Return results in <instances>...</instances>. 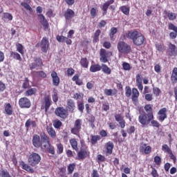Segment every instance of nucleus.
<instances>
[{"label":"nucleus","instance_id":"1","mask_svg":"<svg viewBox=\"0 0 177 177\" xmlns=\"http://www.w3.org/2000/svg\"><path fill=\"white\" fill-rule=\"evenodd\" d=\"M127 38L131 39L136 46H140V45H143V42H145V36L139 33L138 30L129 31L127 35Z\"/></svg>","mask_w":177,"mask_h":177},{"label":"nucleus","instance_id":"2","mask_svg":"<svg viewBox=\"0 0 177 177\" xmlns=\"http://www.w3.org/2000/svg\"><path fill=\"white\" fill-rule=\"evenodd\" d=\"M153 118H154L153 113H149L146 115V113L144 112L140 113L138 120L142 125H149Z\"/></svg>","mask_w":177,"mask_h":177},{"label":"nucleus","instance_id":"3","mask_svg":"<svg viewBox=\"0 0 177 177\" xmlns=\"http://www.w3.org/2000/svg\"><path fill=\"white\" fill-rule=\"evenodd\" d=\"M28 161L29 163V165H31L32 167H35V165H38L39 162H41V156L37 153H32L28 158Z\"/></svg>","mask_w":177,"mask_h":177},{"label":"nucleus","instance_id":"4","mask_svg":"<svg viewBox=\"0 0 177 177\" xmlns=\"http://www.w3.org/2000/svg\"><path fill=\"white\" fill-rule=\"evenodd\" d=\"M118 50L120 53H124L125 55H128L131 52V46L128 44L125 43L124 41H120L118 43Z\"/></svg>","mask_w":177,"mask_h":177},{"label":"nucleus","instance_id":"5","mask_svg":"<svg viewBox=\"0 0 177 177\" xmlns=\"http://www.w3.org/2000/svg\"><path fill=\"white\" fill-rule=\"evenodd\" d=\"M19 105L21 109H30L31 107V101H30V99L24 97L19 99Z\"/></svg>","mask_w":177,"mask_h":177},{"label":"nucleus","instance_id":"6","mask_svg":"<svg viewBox=\"0 0 177 177\" xmlns=\"http://www.w3.org/2000/svg\"><path fill=\"white\" fill-rule=\"evenodd\" d=\"M82 125V120L77 119L75 122L74 127L71 129V132L74 135H78L81 131V126Z\"/></svg>","mask_w":177,"mask_h":177},{"label":"nucleus","instance_id":"7","mask_svg":"<svg viewBox=\"0 0 177 177\" xmlns=\"http://www.w3.org/2000/svg\"><path fill=\"white\" fill-rule=\"evenodd\" d=\"M40 48L41 49V51L44 53H46V52H48V49H49V41L46 37H44L41 41Z\"/></svg>","mask_w":177,"mask_h":177},{"label":"nucleus","instance_id":"8","mask_svg":"<svg viewBox=\"0 0 177 177\" xmlns=\"http://www.w3.org/2000/svg\"><path fill=\"white\" fill-rule=\"evenodd\" d=\"M55 114L57 115V117L63 118V120L66 119L67 117V111L62 107L57 108L55 109Z\"/></svg>","mask_w":177,"mask_h":177},{"label":"nucleus","instance_id":"9","mask_svg":"<svg viewBox=\"0 0 177 177\" xmlns=\"http://www.w3.org/2000/svg\"><path fill=\"white\" fill-rule=\"evenodd\" d=\"M41 66H42V59L41 58H37L34 62L29 65V67L30 70H34V68L38 70V68L41 67Z\"/></svg>","mask_w":177,"mask_h":177},{"label":"nucleus","instance_id":"10","mask_svg":"<svg viewBox=\"0 0 177 177\" xmlns=\"http://www.w3.org/2000/svg\"><path fill=\"white\" fill-rule=\"evenodd\" d=\"M51 77L53 78V84L55 86H58L60 84V78L57 76V73L53 71L51 73Z\"/></svg>","mask_w":177,"mask_h":177},{"label":"nucleus","instance_id":"11","mask_svg":"<svg viewBox=\"0 0 177 177\" xmlns=\"http://www.w3.org/2000/svg\"><path fill=\"white\" fill-rule=\"evenodd\" d=\"M75 16V12L71 9H67L64 13L66 20H71Z\"/></svg>","mask_w":177,"mask_h":177},{"label":"nucleus","instance_id":"12","mask_svg":"<svg viewBox=\"0 0 177 177\" xmlns=\"http://www.w3.org/2000/svg\"><path fill=\"white\" fill-rule=\"evenodd\" d=\"M39 20L41 24L44 27V29L46 30L48 27H49V24H48V21L45 19V16L43 15H39Z\"/></svg>","mask_w":177,"mask_h":177},{"label":"nucleus","instance_id":"13","mask_svg":"<svg viewBox=\"0 0 177 177\" xmlns=\"http://www.w3.org/2000/svg\"><path fill=\"white\" fill-rule=\"evenodd\" d=\"M66 109L68 111H71V113L74 111V109H75V103H74V101L73 100H67Z\"/></svg>","mask_w":177,"mask_h":177},{"label":"nucleus","instance_id":"14","mask_svg":"<svg viewBox=\"0 0 177 177\" xmlns=\"http://www.w3.org/2000/svg\"><path fill=\"white\" fill-rule=\"evenodd\" d=\"M78 160H84L88 157V151L84 149H81L80 151L77 153Z\"/></svg>","mask_w":177,"mask_h":177},{"label":"nucleus","instance_id":"15","mask_svg":"<svg viewBox=\"0 0 177 177\" xmlns=\"http://www.w3.org/2000/svg\"><path fill=\"white\" fill-rule=\"evenodd\" d=\"M107 53H106V50L102 48L100 50V62L102 63H107L109 60L107 59V56H106Z\"/></svg>","mask_w":177,"mask_h":177},{"label":"nucleus","instance_id":"16","mask_svg":"<svg viewBox=\"0 0 177 177\" xmlns=\"http://www.w3.org/2000/svg\"><path fill=\"white\" fill-rule=\"evenodd\" d=\"M32 145L35 146V147H37V149L40 147L41 146V141L39 138V136L35 135L32 138Z\"/></svg>","mask_w":177,"mask_h":177},{"label":"nucleus","instance_id":"17","mask_svg":"<svg viewBox=\"0 0 177 177\" xmlns=\"http://www.w3.org/2000/svg\"><path fill=\"white\" fill-rule=\"evenodd\" d=\"M171 84H175L177 82V68H174L171 76Z\"/></svg>","mask_w":177,"mask_h":177},{"label":"nucleus","instance_id":"18","mask_svg":"<svg viewBox=\"0 0 177 177\" xmlns=\"http://www.w3.org/2000/svg\"><path fill=\"white\" fill-rule=\"evenodd\" d=\"M36 125H37V123L35 122V121H33L31 119L28 120L25 124V127H26V131H28L29 127H32V128H35Z\"/></svg>","mask_w":177,"mask_h":177},{"label":"nucleus","instance_id":"19","mask_svg":"<svg viewBox=\"0 0 177 177\" xmlns=\"http://www.w3.org/2000/svg\"><path fill=\"white\" fill-rule=\"evenodd\" d=\"M69 142L73 150L78 151V142L77 141V140L75 138H72L70 140Z\"/></svg>","mask_w":177,"mask_h":177},{"label":"nucleus","instance_id":"20","mask_svg":"<svg viewBox=\"0 0 177 177\" xmlns=\"http://www.w3.org/2000/svg\"><path fill=\"white\" fill-rule=\"evenodd\" d=\"M46 149H44V151H46L47 153H49L50 154H55V147L52 146L50 144L47 145L45 146Z\"/></svg>","mask_w":177,"mask_h":177},{"label":"nucleus","instance_id":"21","mask_svg":"<svg viewBox=\"0 0 177 177\" xmlns=\"http://www.w3.org/2000/svg\"><path fill=\"white\" fill-rule=\"evenodd\" d=\"M5 111L8 115H12L13 114V109H12V105L10 103L6 104L5 106Z\"/></svg>","mask_w":177,"mask_h":177},{"label":"nucleus","instance_id":"22","mask_svg":"<svg viewBox=\"0 0 177 177\" xmlns=\"http://www.w3.org/2000/svg\"><path fill=\"white\" fill-rule=\"evenodd\" d=\"M46 129L48 135H50L51 138H56V131H55V129H53V127L47 126Z\"/></svg>","mask_w":177,"mask_h":177},{"label":"nucleus","instance_id":"23","mask_svg":"<svg viewBox=\"0 0 177 177\" xmlns=\"http://www.w3.org/2000/svg\"><path fill=\"white\" fill-rule=\"evenodd\" d=\"M113 149H114V144L111 142H109L106 144V153L111 154L113 153Z\"/></svg>","mask_w":177,"mask_h":177},{"label":"nucleus","instance_id":"24","mask_svg":"<svg viewBox=\"0 0 177 177\" xmlns=\"http://www.w3.org/2000/svg\"><path fill=\"white\" fill-rule=\"evenodd\" d=\"M102 70V66L99 64L92 65L90 68V71L91 73H96V71H100Z\"/></svg>","mask_w":177,"mask_h":177},{"label":"nucleus","instance_id":"25","mask_svg":"<svg viewBox=\"0 0 177 177\" xmlns=\"http://www.w3.org/2000/svg\"><path fill=\"white\" fill-rule=\"evenodd\" d=\"M169 48L170 53H171L170 56H176V46H175V44H170L169 45Z\"/></svg>","mask_w":177,"mask_h":177},{"label":"nucleus","instance_id":"26","mask_svg":"<svg viewBox=\"0 0 177 177\" xmlns=\"http://www.w3.org/2000/svg\"><path fill=\"white\" fill-rule=\"evenodd\" d=\"M112 3H114V0H110L106 1L105 3H104L102 6V10L104 12H107V9H109V6L111 5Z\"/></svg>","mask_w":177,"mask_h":177},{"label":"nucleus","instance_id":"27","mask_svg":"<svg viewBox=\"0 0 177 177\" xmlns=\"http://www.w3.org/2000/svg\"><path fill=\"white\" fill-rule=\"evenodd\" d=\"M37 93V88H30L25 92L26 96H31L32 95H35Z\"/></svg>","mask_w":177,"mask_h":177},{"label":"nucleus","instance_id":"28","mask_svg":"<svg viewBox=\"0 0 177 177\" xmlns=\"http://www.w3.org/2000/svg\"><path fill=\"white\" fill-rule=\"evenodd\" d=\"M10 56L11 57H13V59H16V60H19V62H21V57L18 53L12 51Z\"/></svg>","mask_w":177,"mask_h":177},{"label":"nucleus","instance_id":"29","mask_svg":"<svg viewBox=\"0 0 177 177\" xmlns=\"http://www.w3.org/2000/svg\"><path fill=\"white\" fill-rule=\"evenodd\" d=\"M40 136L41 143H46L48 142H50L49 138L48 137V136H46V134H45V133H41Z\"/></svg>","mask_w":177,"mask_h":177},{"label":"nucleus","instance_id":"30","mask_svg":"<svg viewBox=\"0 0 177 177\" xmlns=\"http://www.w3.org/2000/svg\"><path fill=\"white\" fill-rule=\"evenodd\" d=\"M45 100V111L46 113L49 110V107H50V100H49L48 97H46L44 98Z\"/></svg>","mask_w":177,"mask_h":177},{"label":"nucleus","instance_id":"31","mask_svg":"<svg viewBox=\"0 0 177 177\" xmlns=\"http://www.w3.org/2000/svg\"><path fill=\"white\" fill-rule=\"evenodd\" d=\"M35 74L37 78H41V79L46 78V73L42 71H37L35 72Z\"/></svg>","mask_w":177,"mask_h":177},{"label":"nucleus","instance_id":"32","mask_svg":"<svg viewBox=\"0 0 177 177\" xmlns=\"http://www.w3.org/2000/svg\"><path fill=\"white\" fill-rule=\"evenodd\" d=\"M101 69H102L103 73L105 74H111V69H110L106 64H102Z\"/></svg>","mask_w":177,"mask_h":177},{"label":"nucleus","instance_id":"33","mask_svg":"<svg viewBox=\"0 0 177 177\" xmlns=\"http://www.w3.org/2000/svg\"><path fill=\"white\" fill-rule=\"evenodd\" d=\"M88 59L86 58H82L80 60V64L82 66V67H84V68H88Z\"/></svg>","mask_w":177,"mask_h":177},{"label":"nucleus","instance_id":"34","mask_svg":"<svg viewBox=\"0 0 177 177\" xmlns=\"http://www.w3.org/2000/svg\"><path fill=\"white\" fill-rule=\"evenodd\" d=\"M156 48L159 52H164L165 50V47L164 46V44H156Z\"/></svg>","mask_w":177,"mask_h":177},{"label":"nucleus","instance_id":"35","mask_svg":"<svg viewBox=\"0 0 177 177\" xmlns=\"http://www.w3.org/2000/svg\"><path fill=\"white\" fill-rule=\"evenodd\" d=\"M17 46V50L21 53V55H24V47L23 45L20 44H17L16 45Z\"/></svg>","mask_w":177,"mask_h":177},{"label":"nucleus","instance_id":"36","mask_svg":"<svg viewBox=\"0 0 177 177\" xmlns=\"http://www.w3.org/2000/svg\"><path fill=\"white\" fill-rule=\"evenodd\" d=\"M120 10L124 13V15H129V8L128 7L123 6L120 8Z\"/></svg>","mask_w":177,"mask_h":177},{"label":"nucleus","instance_id":"37","mask_svg":"<svg viewBox=\"0 0 177 177\" xmlns=\"http://www.w3.org/2000/svg\"><path fill=\"white\" fill-rule=\"evenodd\" d=\"M115 34H117V28H114L113 27L111 30H110V38L111 39H113V38L114 37Z\"/></svg>","mask_w":177,"mask_h":177},{"label":"nucleus","instance_id":"38","mask_svg":"<svg viewBox=\"0 0 177 177\" xmlns=\"http://www.w3.org/2000/svg\"><path fill=\"white\" fill-rule=\"evenodd\" d=\"M75 167V164H71L68 165V174L69 175H71V174H73V172H74V168Z\"/></svg>","mask_w":177,"mask_h":177},{"label":"nucleus","instance_id":"39","mask_svg":"<svg viewBox=\"0 0 177 177\" xmlns=\"http://www.w3.org/2000/svg\"><path fill=\"white\" fill-rule=\"evenodd\" d=\"M162 150H163V151H165L166 153H168V154H171L172 151V150H171V149H169V147H168L167 145H162Z\"/></svg>","mask_w":177,"mask_h":177},{"label":"nucleus","instance_id":"40","mask_svg":"<svg viewBox=\"0 0 177 177\" xmlns=\"http://www.w3.org/2000/svg\"><path fill=\"white\" fill-rule=\"evenodd\" d=\"M100 139L99 136H93L91 138V143L92 145H96L97 143V140Z\"/></svg>","mask_w":177,"mask_h":177},{"label":"nucleus","instance_id":"41","mask_svg":"<svg viewBox=\"0 0 177 177\" xmlns=\"http://www.w3.org/2000/svg\"><path fill=\"white\" fill-rule=\"evenodd\" d=\"M53 125L54 127L57 129H59V128H60V127H62V123L60 122V120H55L53 122Z\"/></svg>","mask_w":177,"mask_h":177},{"label":"nucleus","instance_id":"42","mask_svg":"<svg viewBox=\"0 0 177 177\" xmlns=\"http://www.w3.org/2000/svg\"><path fill=\"white\" fill-rule=\"evenodd\" d=\"M21 6H24V8H25V9H26V10H29V12H32V8H31V6H30V5H28V3H21Z\"/></svg>","mask_w":177,"mask_h":177},{"label":"nucleus","instance_id":"43","mask_svg":"<svg viewBox=\"0 0 177 177\" xmlns=\"http://www.w3.org/2000/svg\"><path fill=\"white\" fill-rule=\"evenodd\" d=\"M0 176L1 177H12L10 176V174H9V172L6 170L1 171V172L0 173Z\"/></svg>","mask_w":177,"mask_h":177},{"label":"nucleus","instance_id":"44","mask_svg":"<svg viewBox=\"0 0 177 177\" xmlns=\"http://www.w3.org/2000/svg\"><path fill=\"white\" fill-rule=\"evenodd\" d=\"M125 91L127 97H129V96H131L132 93V90H131V87H129V86H126Z\"/></svg>","mask_w":177,"mask_h":177},{"label":"nucleus","instance_id":"45","mask_svg":"<svg viewBox=\"0 0 177 177\" xmlns=\"http://www.w3.org/2000/svg\"><path fill=\"white\" fill-rule=\"evenodd\" d=\"M21 166L23 167V169H25V171H31L32 168L30 167V165L24 163V162H22Z\"/></svg>","mask_w":177,"mask_h":177},{"label":"nucleus","instance_id":"46","mask_svg":"<svg viewBox=\"0 0 177 177\" xmlns=\"http://www.w3.org/2000/svg\"><path fill=\"white\" fill-rule=\"evenodd\" d=\"M143 80V77L140 74H138L136 75V84H142V81Z\"/></svg>","mask_w":177,"mask_h":177},{"label":"nucleus","instance_id":"47","mask_svg":"<svg viewBox=\"0 0 177 177\" xmlns=\"http://www.w3.org/2000/svg\"><path fill=\"white\" fill-rule=\"evenodd\" d=\"M122 67L124 70L129 71L131 70V65L127 62L122 64Z\"/></svg>","mask_w":177,"mask_h":177},{"label":"nucleus","instance_id":"48","mask_svg":"<svg viewBox=\"0 0 177 177\" xmlns=\"http://www.w3.org/2000/svg\"><path fill=\"white\" fill-rule=\"evenodd\" d=\"M145 111H147V114H149V113H152L153 108H151V106L150 104H148L145 106Z\"/></svg>","mask_w":177,"mask_h":177},{"label":"nucleus","instance_id":"49","mask_svg":"<svg viewBox=\"0 0 177 177\" xmlns=\"http://www.w3.org/2000/svg\"><path fill=\"white\" fill-rule=\"evenodd\" d=\"M167 17H168L170 20H175V19H176V15H175V13L169 12V13L167 14Z\"/></svg>","mask_w":177,"mask_h":177},{"label":"nucleus","instance_id":"50","mask_svg":"<svg viewBox=\"0 0 177 177\" xmlns=\"http://www.w3.org/2000/svg\"><path fill=\"white\" fill-rule=\"evenodd\" d=\"M4 19H8V20H13V16L10 13H4Z\"/></svg>","mask_w":177,"mask_h":177},{"label":"nucleus","instance_id":"51","mask_svg":"<svg viewBox=\"0 0 177 177\" xmlns=\"http://www.w3.org/2000/svg\"><path fill=\"white\" fill-rule=\"evenodd\" d=\"M153 92L154 93V95H156V96H160V93L161 92V90H160V88L155 87L153 89Z\"/></svg>","mask_w":177,"mask_h":177},{"label":"nucleus","instance_id":"52","mask_svg":"<svg viewBox=\"0 0 177 177\" xmlns=\"http://www.w3.org/2000/svg\"><path fill=\"white\" fill-rule=\"evenodd\" d=\"M169 28L177 33V27L174 24H169Z\"/></svg>","mask_w":177,"mask_h":177},{"label":"nucleus","instance_id":"53","mask_svg":"<svg viewBox=\"0 0 177 177\" xmlns=\"http://www.w3.org/2000/svg\"><path fill=\"white\" fill-rule=\"evenodd\" d=\"M132 96L139 97V91L135 88L132 89Z\"/></svg>","mask_w":177,"mask_h":177},{"label":"nucleus","instance_id":"54","mask_svg":"<svg viewBox=\"0 0 177 177\" xmlns=\"http://www.w3.org/2000/svg\"><path fill=\"white\" fill-rule=\"evenodd\" d=\"M154 162H156L157 165H160L161 164V158H160V156H156L154 158Z\"/></svg>","mask_w":177,"mask_h":177},{"label":"nucleus","instance_id":"55","mask_svg":"<svg viewBox=\"0 0 177 177\" xmlns=\"http://www.w3.org/2000/svg\"><path fill=\"white\" fill-rule=\"evenodd\" d=\"M52 97H53V100L55 103H56L59 100V97H57V93H56V92L53 93Z\"/></svg>","mask_w":177,"mask_h":177},{"label":"nucleus","instance_id":"56","mask_svg":"<svg viewBox=\"0 0 177 177\" xmlns=\"http://www.w3.org/2000/svg\"><path fill=\"white\" fill-rule=\"evenodd\" d=\"M145 100H147L148 102H151V100H153V94H146Z\"/></svg>","mask_w":177,"mask_h":177},{"label":"nucleus","instance_id":"57","mask_svg":"<svg viewBox=\"0 0 177 177\" xmlns=\"http://www.w3.org/2000/svg\"><path fill=\"white\" fill-rule=\"evenodd\" d=\"M91 16H92L93 19H95V17L96 16V9L95 8H92L90 11Z\"/></svg>","mask_w":177,"mask_h":177},{"label":"nucleus","instance_id":"58","mask_svg":"<svg viewBox=\"0 0 177 177\" xmlns=\"http://www.w3.org/2000/svg\"><path fill=\"white\" fill-rule=\"evenodd\" d=\"M115 119L116 121H118V122H120L124 120L122 118V116H121V115H120V114L115 115Z\"/></svg>","mask_w":177,"mask_h":177},{"label":"nucleus","instance_id":"59","mask_svg":"<svg viewBox=\"0 0 177 177\" xmlns=\"http://www.w3.org/2000/svg\"><path fill=\"white\" fill-rule=\"evenodd\" d=\"M151 175L153 176V177H158V173H157V170L156 169V168H153L152 169V171L151 173Z\"/></svg>","mask_w":177,"mask_h":177},{"label":"nucleus","instance_id":"60","mask_svg":"<svg viewBox=\"0 0 177 177\" xmlns=\"http://www.w3.org/2000/svg\"><path fill=\"white\" fill-rule=\"evenodd\" d=\"M5 89H6V86L3 84V82L0 81V92H3Z\"/></svg>","mask_w":177,"mask_h":177},{"label":"nucleus","instance_id":"61","mask_svg":"<svg viewBox=\"0 0 177 177\" xmlns=\"http://www.w3.org/2000/svg\"><path fill=\"white\" fill-rule=\"evenodd\" d=\"M84 102H81L78 104V110H80L81 113H84Z\"/></svg>","mask_w":177,"mask_h":177},{"label":"nucleus","instance_id":"62","mask_svg":"<svg viewBox=\"0 0 177 177\" xmlns=\"http://www.w3.org/2000/svg\"><path fill=\"white\" fill-rule=\"evenodd\" d=\"M169 37H170L171 39H175V38H176V37H177L176 32H170L169 33Z\"/></svg>","mask_w":177,"mask_h":177},{"label":"nucleus","instance_id":"63","mask_svg":"<svg viewBox=\"0 0 177 177\" xmlns=\"http://www.w3.org/2000/svg\"><path fill=\"white\" fill-rule=\"evenodd\" d=\"M66 37L64 36H57V40L58 42H64Z\"/></svg>","mask_w":177,"mask_h":177},{"label":"nucleus","instance_id":"64","mask_svg":"<svg viewBox=\"0 0 177 177\" xmlns=\"http://www.w3.org/2000/svg\"><path fill=\"white\" fill-rule=\"evenodd\" d=\"M75 73V71L73 69V68H70L67 70V74L68 75H73Z\"/></svg>","mask_w":177,"mask_h":177}]
</instances>
